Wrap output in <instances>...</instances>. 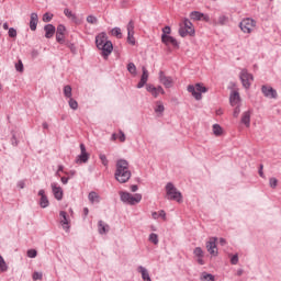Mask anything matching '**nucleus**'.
Returning a JSON list of instances; mask_svg holds the SVG:
<instances>
[{"label": "nucleus", "mask_w": 281, "mask_h": 281, "mask_svg": "<svg viewBox=\"0 0 281 281\" xmlns=\"http://www.w3.org/2000/svg\"><path fill=\"white\" fill-rule=\"evenodd\" d=\"M114 177L119 183H126L131 179V166L125 159H120L116 161V170Z\"/></svg>", "instance_id": "nucleus-1"}, {"label": "nucleus", "mask_w": 281, "mask_h": 281, "mask_svg": "<svg viewBox=\"0 0 281 281\" xmlns=\"http://www.w3.org/2000/svg\"><path fill=\"white\" fill-rule=\"evenodd\" d=\"M95 43L98 49H101V56H103V58L106 60L113 52V43L106 40L105 33H100L99 35H97Z\"/></svg>", "instance_id": "nucleus-2"}, {"label": "nucleus", "mask_w": 281, "mask_h": 281, "mask_svg": "<svg viewBox=\"0 0 281 281\" xmlns=\"http://www.w3.org/2000/svg\"><path fill=\"white\" fill-rule=\"evenodd\" d=\"M120 198L123 203H127V205H137V203L142 202V194L135 193L131 194L130 192L120 191Z\"/></svg>", "instance_id": "nucleus-3"}, {"label": "nucleus", "mask_w": 281, "mask_h": 281, "mask_svg": "<svg viewBox=\"0 0 281 281\" xmlns=\"http://www.w3.org/2000/svg\"><path fill=\"white\" fill-rule=\"evenodd\" d=\"M187 91H189L195 100H202L203 95L201 93H207V89L203 83H196L195 86L190 85L188 86Z\"/></svg>", "instance_id": "nucleus-4"}, {"label": "nucleus", "mask_w": 281, "mask_h": 281, "mask_svg": "<svg viewBox=\"0 0 281 281\" xmlns=\"http://www.w3.org/2000/svg\"><path fill=\"white\" fill-rule=\"evenodd\" d=\"M179 34L182 38H186V36H194V24H192L190 20L186 19L183 23L180 25Z\"/></svg>", "instance_id": "nucleus-5"}, {"label": "nucleus", "mask_w": 281, "mask_h": 281, "mask_svg": "<svg viewBox=\"0 0 281 281\" xmlns=\"http://www.w3.org/2000/svg\"><path fill=\"white\" fill-rule=\"evenodd\" d=\"M166 192H167V199L181 203L182 201L181 192L177 191V188H175L173 183H170V182L167 183Z\"/></svg>", "instance_id": "nucleus-6"}, {"label": "nucleus", "mask_w": 281, "mask_h": 281, "mask_svg": "<svg viewBox=\"0 0 281 281\" xmlns=\"http://www.w3.org/2000/svg\"><path fill=\"white\" fill-rule=\"evenodd\" d=\"M239 27L244 34H251L254 30H256V21L254 19L246 18L239 23Z\"/></svg>", "instance_id": "nucleus-7"}, {"label": "nucleus", "mask_w": 281, "mask_h": 281, "mask_svg": "<svg viewBox=\"0 0 281 281\" xmlns=\"http://www.w3.org/2000/svg\"><path fill=\"white\" fill-rule=\"evenodd\" d=\"M158 80L160 85H164L166 89H170L175 85V80L172 79V77L166 76V72H164V70L159 71Z\"/></svg>", "instance_id": "nucleus-8"}, {"label": "nucleus", "mask_w": 281, "mask_h": 281, "mask_svg": "<svg viewBox=\"0 0 281 281\" xmlns=\"http://www.w3.org/2000/svg\"><path fill=\"white\" fill-rule=\"evenodd\" d=\"M240 80L243 87H245V89H249V87H251V82H254V76L244 69L240 72Z\"/></svg>", "instance_id": "nucleus-9"}, {"label": "nucleus", "mask_w": 281, "mask_h": 281, "mask_svg": "<svg viewBox=\"0 0 281 281\" xmlns=\"http://www.w3.org/2000/svg\"><path fill=\"white\" fill-rule=\"evenodd\" d=\"M216 237H211L206 243V249L211 256H218V248L216 247Z\"/></svg>", "instance_id": "nucleus-10"}, {"label": "nucleus", "mask_w": 281, "mask_h": 281, "mask_svg": "<svg viewBox=\"0 0 281 281\" xmlns=\"http://www.w3.org/2000/svg\"><path fill=\"white\" fill-rule=\"evenodd\" d=\"M81 154L77 157L76 164H87L89 161V153H87V147L85 144H80Z\"/></svg>", "instance_id": "nucleus-11"}, {"label": "nucleus", "mask_w": 281, "mask_h": 281, "mask_svg": "<svg viewBox=\"0 0 281 281\" xmlns=\"http://www.w3.org/2000/svg\"><path fill=\"white\" fill-rule=\"evenodd\" d=\"M161 41L164 45H171V47H176V49H179V42H177V38L162 34L161 35Z\"/></svg>", "instance_id": "nucleus-12"}, {"label": "nucleus", "mask_w": 281, "mask_h": 281, "mask_svg": "<svg viewBox=\"0 0 281 281\" xmlns=\"http://www.w3.org/2000/svg\"><path fill=\"white\" fill-rule=\"evenodd\" d=\"M190 19L192 21H205V23H210V15L203 14L199 11H193L190 13Z\"/></svg>", "instance_id": "nucleus-13"}, {"label": "nucleus", "mask_w": 281, "mask_h": 281, "mask_svg": "<svg viewBox=\"0 0 281 281\" xmlns=\"http://www.w3.org/2000/svg\"><path fill=\"white\" fill-rule=\"evenodd\" d=\"M147 91L149 93H151V95L154 98H158L159 93H161V95L166 94V91L164 90V88L161 86L155 87L153 85H148L147 86Z\"/></svg>", "instance_id": "nucleus-14"}, {"label": "nucleus", "mask_w": 281, "mask_h": 281, "mask_svg": "<svg viewBox=\"0 0 281 281\" xmlns=\"http://www.w3.org/2000/svg\"><path fill=\"white\" fill-rule=\"evenodd\" d=\"M261 91L266 98L276 99L278 98V92L276 89L269 86H262Z\"/></svg>", "instance_id": "nucleus-15"}, {"label": "nucleus", "mask_w": 281, "mask_h": 281, "mask_svg": "<svg viewBox=\"0 0 281 281\" xmlns=\"http://www.w3.org/2000/svg\"><path fill=\"white\" fill-rule=\"evenodd\" d=\"M50 188L53 190V194H54L55 199L57 201H63V188H60V186H58V183H56V182H53L50 184Z\"/></svg>", "instance_id": "nucleus-16"}, {"label": "nucleus", "mask_w": 281, "mask_h": 281, "mask_svg": "<svg viewBox=\"0 0 281 281\" xmlns=\"http://www.w3.org/2000/svg\"><path fill=\"white\" fill-rule=\"evenodd\" d=\"M59 216H60V225L63 229H65L66 232H69V216L67 215V212L61 211L59 213Z\"/></svg>", "instance_id": "nucleus-17"}, {"label": "nucleus", "mask_w": 281, "mask_h": 281, "mask_svg": "<svg viewBox=\"0 0 281 281\" xmlns=\"http://www.w3.org/2000/svg\"><path fill=\"white\" fill-rule=\"evenodd\" d=\"M241 124H245L246 128L251 126V110H248L241 114Z\"/></svg>", "instance_id": "nucleus-18"}, {"label": "nucleus", "mask_w": 281, "mask_h": 281, "mask_svg": "<svg viewBox=\"0 0 281 281\" xmlns=\"http://www.w3.org/2000/svg\"><path fill=\"white\" fill-rule=\"evenodd\" d=\"M38 196L40 199V205L41 207H49V200L47 199V195L45 194V190H40L38 191Z\"/></svg>", "instance_id": "nucleus-19"}, {"label": "nucleus", "mask_w": 281, "mask_h": 281, "mask_svg": "<svg viewBox=\"0 0 281 281\" xmlns=\"http://www.w3.org/2000/svg\"><path fill=\"white\" fill-rule=\"evenodd\" d=\"M143 75L140 77V81L137 85V89H142L146 82H148V69L145 66L142 68Z\"/></svg>", "instance_id": "nucleus-20"}, {"label": "nucleus", "mask_w": 281, "mask_h": 281, "mask_svg": "<svg viewBox=\"0 0 281 281\" xmlns=\"http://www.w3.org/2000/svg\"><path fill=\"white\" fill-rule=\"evenodd\" d=\"M37 25H38V14L37 13H31L30 30L32 32H36Z\"/></svg>", "instance_id": "nucleus-21"}, {"label": "nucleus", "mask_w": 281, "mask_h": 281, "mask_svg": "<svg viewBox=\"0 0 281 281\" xmlns=\"http://www.w3.org/2000/svg\"><path fill=\"white\" fill-rule=\"evenodd\" d=\"M44 30H45V37L46 38H52V36H54V34H56V27L53 26L52 24L45 25Z\"/></svg>", "instance_id": "nucleus-22"}, {"label": "nucleus", "mask_w": 281, "mask_h": 281, "mask_svg": "<svg viewBox=\"0 0 281 281\" xmlns=\"http://www.w3.org/2000/svg\"><path fill=\"white\" fill-rule=\"evenodd\" d=\"M137 271H138V273L142 274V278L144 281H153V280H150V274L148 273V270L146 268L140 266V267H138Z\"/></svg>", "instance_id": "nucleus-23"}, {"label": "nucleus", "mask_w": 281, "mask_h": 281, "mask_svg": "<svg viewBox=\"0 0 281 281\" xmlns=\"http://www.w3.org/2000/svg\"><path fill=\"white\" fill-rule=\"evenodd\" d=\"M64 14H65V16H67V19H69L74 23L78 22V16L76 15V13H74V11H71L69 9H65Z\"/></svg>", "instance_id": "nucleus-24"}, {"label": "nucleus", "mask_w": 281, "mask_h": 281, "mask_svg": "<svg viewBox=\"0 0 281 281\" xmlns=\"http://www.w3.org/2000/svg\"><path fill=\"white\" fill-rule=\"evenodd\" d=\"M98 229H99V234H106L110 229V226H109V224H106L102 221H99Z\"/></svg>", "instance_id": "nucleus-25"}, {"label": "nucleus", "mask_w": 281, "mask_h": 281, "mask_svg": "<svg viewBox=\"0 0 281 281\" xmlns=\"http://www.w3.org/2000/svg\"><path fill=\"white\" fill-rule=\"evenodd\" d=\"M231 104L232 106H236V104H238L240 102V94L237 91H234L231 94Z\"/></svg>", "instance_id": "nucleus-26"}, {"label": "nucleus", "mask_w": 281, "mask_h": 281, "mask_svg": "<svg viewBox=\"0 0 281 281\" xmlns=\"http://www.w3.org/2000/svg\"><path fill=\"white\" fill-rule=\"evenodd\" d=\"M212 132H213V135H215V137H221V135L225 133V131L218 124L213 125Z\"/></svg>", "instance_id": "nucleus-27"}, {"label": "nucleus", "mask_w": 281, "mask_h": 281, "mask_svg": "<svg viewBox=\"0 0 281 281\" xmlns=\"http://www.w3.org/2000/svg\"><path fill=\"white\" fill-rule=\"evenodd\" d=\"M88 199L91 203H100V195L94 191L89 193Z\"/></svg>", "instance_id": "nucleus-28"}, {"label": "nucleus", "mask_w": 281, "mask_h": 281, "mask_svg": "<svg viewBox=\"0 0 281 281\" xmlns=\"http://www.w3.org/2000/svg\"><path fill=\"white\" fill-rule=\"evenodd\" d=\"M201 281H214V274H210L207 272H202L201 277H200Z\"/></svg>", "instance_id": "nucleus-29"}, {"label": "nucleus", "mask_w": 281, "mask_h": 281, "mask_svg": "<svg viewBox=\"0 0 281 281\" xmlns=\"http://www.w3.org/2000/svg\"><path fill=\"white\" fill-rule=\"evenodd\" d=\"M166 111V108L164 106V103L161 101L156 102L155 113H164Z\"/></svg>", "instance_id": "nucleus-30"}, {"label": "nucleus", "mask_w": 281, "mask_h": 281, "mask_svg": "<svg viewBox=\"0 0 281 281\" xmlns=\"http://www.w3.org/2000/svg\"><path fill=\"white\" fill-rule=\"evenodd\" d=\"M111 35L115 36L116 38H122V29H120V27L112 29Z\"/></svg>", "instance_id": "nucleus-31"}, {"label": "nucleus", "mask_w": 281, "mask_h": 281, "mask_svg": "<svg viewBox=\"0 0 281 281\" xmlns=\"http://www.w3.org/2000/svg\"><path fill=\"white\" fill-rule=\"evenodd\" d=\"M5 271H8V263H5V260L0 255V272L3 273Z\"/></svg>", "instance_id": "nucleus-32"}, {"label": "nucleus", "mask_w": 281, "mask_h": 281, "mask_svg": "<svg viewBox=\"0 0 281 281\" xmlns=\"http://www.w3.org/2000/svg\"><path fill=\"white\" fill-rule=\"evenodd\" d=\"M153 218L157 220V218H164V221H166V211H159L158 213L157 212H154L151 214Z\"/></svg>", "instance_id": "nucleus-33"}, {"label": "nucleus", "mask_w": 281, "mask_h": 281, "mask_svg": "<svg viewBox=\"0 0 281 281\" xmlns=\"http://www.w3.org/2000/svg\"><path fill=\"white\" fill-rule=\"evenodd\" d=\"M127 71H130L132 76H137V67L135 66V64L130 63L127 65Z\"/></svg>", "instance_id": "nucleus-34"}, {"label": "nucleus", "mask_w": 281, "mask_h": 281, "mask_svg": "<svg viewBox=\"0 0 281 281\" xmlns=\"http://www.w3.org/2000/svg\"><path fill=\"white\" fill-rule=\"evenodd\" d=\"M149 243H153L154 245H159V236L155 233H151L149 235Z\"/></svg>", "instance_id": "nucleus-35"}, {"label": "nucleus", "mask_w": 281, "mask_h": 281, "mask_svg": "<svg viewBox=\"0 0 281 281\" xmlns=\"http://www.w3.org/2000/svg\"><path fill=\"white\" fill-rule=\"evenodd\" d=\"M127 34H135V22L133 20L127 24Z\"/></svg>", "instance_id": "nucleus-36"}, {"label": "nucleus", "mask_w": 281, "mask_h": 281, "mask_svg": "<svg viewBox=\"0 0 281 281\" xmlns=\"http://www.w3.org/2000/svg\"><path fill=\"white\" fill-rule=\"evenodd\" d=\"M87 23H89L90 25H95L98 24V18H95L94 15H88L86 19Z\"/></svg>", "instance_id": "nucleus-37"}, {"label": "nucleus", "mask_w": 281, "mask_h": 281, "mask_svg": "<svg viewBox=\"0 0 281 281\" xmlns=\"http://www.w3.org/2000/svg\"><path fill=\"white\" fill-rule=\"evenodd\" d=\"M193 254H194L195 258H203V256H204L203 249L201 247H196L193 250Z\"/></svg>", "instance_id": "nucleus-38"}, {"label": "nucleus", "mask_w": 281, "mask_h": 281, "mask_svg": "<svg viewBox=\"0 0 281 281\" xmlns=\"http://www.w3.org/2000/svg\"><path fill=\"white\" fill-rule=\"evenodd\" d=\"M68 104H69L70 109H72L74 111H76L78 109V101H76L71 97H70V99L68 101Z\"/></svg>", "instance_id": "nucleus-39"}, {"label": "nucleus", "mask_w": 281, "mask_h": 281, "mask_svg": "<svg viewBox=\"0 0 281 281\" xmlns=\"http://www.w3.org/2000/svg\"><path fill=\"white\" fill-rule=\"evenodd\" d=\"M116 137L120 139V142H126V135H124L123 132H120L119 136L115 134L112 135V139H117Z\"/></svg>", "instance_id": "nucleus-40"}, {"label": "nucleus", "mask_w": 281, "mask_h": 281, "mask_svg": "<svg viewBox=\"0 0 281 281\" xmlns=\"http://www.w3.org/2000/svg\"><path fill=\"white\" fill-rule=\"evenodd\" d=\"M64 94H65V98H71V86H65L64 87Z\"/></svg>", "instance_id": "nucleus-41"}, {"label": "nucleus", "mask_w": 281, "mask_h": 281, "mask_svg": "<svg viewBox=\"0 0 281 281\" xmlns=\"http://www.w3.org/2000/svg\"><path fill=\"white\" fill-rule=\"evenodd\" d=\"M52 19H54V14L47 12L43 15V21L44 23H49V21H52Z\"/></svg>", "instance_id": "nucleus-42"}, {"label": "nucleus", "mask_w": 281, "mask_h": 281, "mask_svg": "<svg viewBox=\"0 0 281 281\" xmlns=\"http://www.w3.org/2000/svg\"><path fill=\"white\" fill-rule=\"evenodd\" d=\"M227 21H229V18H227L226 15H221L217 20V23L220 25H225V23H227Z\"/></svg>", "instance_id": "nucleus-43"}, {"label": "nucleus", "mask_w": 281, "mask_h": 281, "mask_svg": "<svg viewBox=\"0 0 281 281\" xmlns=\"http://www.w3.org/2000/svg\"><path fill=\"white\" fill-rule=\"evenodd\" d=\"M127 43H130V45H135V33L127 34Z\"/></svg>", "instance_id": "nucleus-44"}, {"label": "nucleus", "mask_w": 281, "mask_h": 281, "mask_svg": "<svg viewBox=\"0 0 281 281\" xmlns=\"http://www.w3.org/2000/svg\"><path fill=\"white\" fill-rule=\"evenodd\" d=\"M99 159L101 160V164H103V166H109V159H106V155L100 154Z\"/></svg>", "instance_id": "nucleus-45"}, {"label": "nucleus", "mask_w": 281, "mask_h": 281, "mask_svg": "<svg viewBox=\"0 0 281 281\" xmlns=\"http://www.w3.org/2000/svg\"><path fill=\"white\" fill-rule=\"evenodd\" d=\"M269 186L274 190V188H278V179L276 178H270L269 179Z\"/></svg>", "instance_id": "nucleus-46"}, {"label": "nucleus", "mask_w": 281, "mask_h": 281, "mask_svg": "<svg viewBox=\"0 0 281 281\" xmlns=\"http://www.w3.org/2000/svg\"><path fill=\"white\" fill-rule=\"evenodd\" d=\"M16 71H20V74H23V61L19 60V63L15 64Z\"/></svg>", "instance_id": "nucleus-47"}, {"label": "nucleus", "mask_w": 281, "mask_h": 281, "mask_svg": "<svg viewBox=\"0 0 281 281\" xmlns=\"http://www.w3.org/2000/svg\"><path fill=\"white\" fill-rule=\"evenodd\" d=\"M56 41L57 43H63L65 41V34L56 33Z\"/></svg>", "instance_id": "nucleus-48"}, {"label": "nucleus", "mask_w": 281, "mask_h": 281, "mask_svg": "<svg viewBox=\"0 0 281 281\" xmlns=\"http://www.w3.org/2000/svg\"><path fill=\"white\" fill-rule=\"evenodd\" d=\"M10 38H16V31L14 27L9 29Z\"/></svg>", "instance_id": "nucleus-49"}, {"label": "nucleus", "mask_w": 281, "mask_h": 281, "mask_svg": "<svg viewBox=\"0 0 281 281\" xmlns=\"http://www.w3.org/2000/svg\"><path fill=\"white\" fill-rule=\"evenodd\" d=\"M33 280H43V273L42 272H34L33 273Z\"/></svg>", "instance_id": "nucleus-50"}, {"label": "nucleus", "mask_w": 281, "mask_h": 281, "mask_svg": "<svg viewBox=\"0 0 281 281\" xmlns=\"http://www.w3.org/2000/svg\"><path fill=\"white\" fill-rule=\"evenodd\" d=\"M36 255H37V252H36L35 249H30V250L27 251L29 258H36Z\"/></svg>", "instance_id": "nucleus-51"}, {"label": "nucleus", "mask_w": 281, "mask_h": 281, "mask_svg": "<svg viewBox=\"0 0 281 281\" xmlns=\"http://www.w3.org/2000/svg\"><path fill=\"white\" fill-rule=\"evenodd\" d=\"M65 25L60 24L57 26V34H65Z\"/></svg>", "instance_id": "nucleus-52"}, {"label": "nucleus", "mask_w": 281, "mask_h": 281, "mask_svg": "<svg viewBox=\"0 0 281 281\" xmlns=\"http://www.w3.org/2000/svg\"><path fill=\"white\" fill-rule=\"evenodd\" d=\"M170 32H171L170 26H165V27L162 29V34H165V36H168V34H170Z\"/></svg>", "instance_id": "nucleus-53"}, {"label": "nucleus", "mask_w": 281, "mask_h": 281, "mask_svg": "<svg viewBox=\"0 0 281 281\" xmlns=\"http://www.w3.org/2000/svg\"><path fill=\"white\" fill-rule=\"evenodd\" d=\"M234 117H238V115H240V108L236 106L234 112H233Z\"/></svg>", "instance_id": "nucleus-54"}, {"label": "nucleus", "mask_w": 281, "mask_h": 281, "mask_svg": "<svg viewBox=\"0 0 281 281\" xmlns=\"http://www.w3.org/2000/svg\"><path fill=\"white\" fill-rule=\"evenodd\" d=\"M232 265H238V255H234L231 259Z\"/></svg>", "instance_id": "nucleus-55"}, {"label": "nucleus", "mask_w": 281, "mask_h": 281, "mask_svg": "<svg viewBox=\"0 0 281 281\" xmlns=\"http://www.w3.org/2000/svg\"><path fill=\"white\" fill-rule=\"evenodd\" d=\"M63 170H65V167H63V165H59L58 170L56 172V177H60V172H63Z\"/></svg>", "instance_id": "nucleus-56"}, {"label": "nucleus", "mask_w": 281, "mask_h": 281, "mask_svg": "<svg viewBox=\"0 0 281 281\" xmlns=\"http://www.w3.org/2000/svg\"><path fill=\"white\" fill-rule=\"evenodd\" d=\"M68 182H69V178L61 177V183H64V186H67Z\"/></svg>", "instance_id": "nucleus-57"}, {"label": "nucleus", "mask_w": 281, "mask_h": 281, "mask_svg": "<svg viewBox=\"0 0 281 281\" xmlns=\"http://www.w3.org/2000/svg\"><path fill=\"white\" fill-rule=\"evenodd\" d=\"M83 216H85V218H87V216H89V209L88 207L83 209Z\"/></svg>", "instance_id": "nucleus-58"}, {"label": "nucleus", "mask_w": 281, "mask_h": 281, "mask_svg": "<svg viewBox=\"0 0 281 281\" xmlns=\"http://www.w3.org/2000/svg\"><path fill=\"white\" fill-rule=\"evenodd\" d=\"M198 265H205V261H203V257H198Z\"/></svg>", "instance_id": "nucleus-59"}, {"label": "nucleus", "mask_w": 281, "mask_h": 281, "mask_svg": "<svg viewBox=\"0 0 281 281\" xmlns=\"http://www.w3.org/2000/svg\"><path fill=\"white\" fill-rule=\"evenodd\" d=\"M131 190H132L133 192H137V190H138L137 184H133V186L131 187Z\"/></svg>", "instance_id": "nucleus-60"}, {"label": "nucleus", "mask_w": 281, "mask_h": 281, "mask_svg": "<svg viewBox=\"0 0 281 281\" xmlns=\"http://www.w3.org/2000/svg\"><path fill=\"white\" fill-rule=\"evenodd\" d=\"M262 168L263 166L261 165L259 169V177H265V172L262 171Z\"/></svg>", "instance_id": "nucleus-61"}, {"label": "nucleus", "mask_w": 281, "mask_h": 281, "mask_svg": "<svg viewBox=\"0 0 281 281\" xmlns=\"http://www.w3.org/2000/svg\"><path fill=\"white\" fill-rule=\"evenodd\" d=\"M220 244H221L222 246H224V245H227V241L225 240V238H221V239H220Z\"/></svg>", "instance_id": "nucleus-62"}, {"label": "nucleus", "mask_w": 281, "mask_h": 281, "mask_svg": "<svg viewBox=\"0 0 281 281\" xmlns=\"http://www.w3.org/2000/svg\"><path fill=\"white\" fill-rule=\"evenodd\" d=\"M19 188H21V190H23L25 188V182H19Z\"/></svg>", "instance_id": "nucleus-63"}, {"label": "nucleus", "mask_w": 281, "mask_h": 281, "mask_svg": "<svg viewBox=\"0 0 281 281\" xmlns=\"http://www.w3.org/2000/svg\"><path fill=\"white\" fill-rule=\"evenodd\" d=\"M3 30H10V26L8 25V22L3 24Z\"/></svg>", "instance_id": "nucleus-64"}]
</instances>
